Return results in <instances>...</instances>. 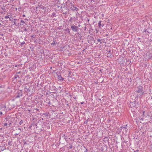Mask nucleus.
I'll return each instance as SVG.
<instances>
[{
	"label": "nucleus",
	"instance_id": "f257e3e1",
	"mask_svg": "<svg viewBox=\"0 0 152 152\" xmlns=\"http://www.w3.org/2000/svg\"><path fill=\"white\" fill-rule=\"evenodd\" d=\"M129 127H128L127 125H124V126H122L119 129H117L118 132H122L124 133V132L126 133L127 132H129Z\"/></svg>",
	"mask_w": 152,
	"mask_h": 152
},
{
	"label": "nucleus",
	"instance_id": "f03ea898",
	"mask_svg": "<svg viewBox=\"0 0 152 152\" xmlns=\"http://www.w3.org/2000/svg\"><path fill=\"white\" fill-rule=\"evenodd\" d=\"M67 3H68V4L69 3H70V6H71V7H70V9L72 11H75V10L76 11H77L78 10V9L77 8L74 7V2L73 1H71L69 0L67 1Z\"/></svg>",
	"mask_w": 152,
	"mask_h": 152
},
{
	"label": "nucleus",
	"instance_id": "7ed1b4c3",
	"mask_svg": "<svg viewBox=\"0 0 152 152\" xmlns=\"http://www.w3.org/2000/svg\"><path fill=\"white\" fill-rule=\"evenodd\" d=\"M139 93V95L140 96L143 94V92L142 91V86H140L138 88V90H136L134 93V94H136V93Z\"/></svg>",
	"mask_w": 152,
	"mask_h": 152
},
{
	"label": "nucleus",
	"instance_id": "20e7f679",
	"mask_svg": "<svg viewBox=\"0 0 152 152\" xmlns=\"http://www.w3.org/2000/svg\"><path fill=\"white\" fill-rule=\"evenodd\" d=\"M6 119L8 121V123L9 126H10L11 124V122L13 120V118L12 117L8 116L6 118Z\"/></svg>",
	"mask_w": 152,
	"mask_h": 152
},
{
	"label": "nucleus",
	"instance_id": "39448f33",
	"mask_svg": "<svg viewBox=\"0 0 152 152\" xmlns=\"http://www.w3.org/2000/svg\"><path fill=\"white\" fill-rule=\"evenodd\" d=\"M71 28L72 31H77L78 30V27L75 26H72Z\"/></svg>",
	"mask_w": 152,
	"mask_h": 152
},
{
	"label": "nucleus",
	"instance_id": "423d86ee",
	"mask_svg": "<svg viewBox=\"0 0 152 152\" xmlns=\"http://www.w3.org/2000/svg\"><path fill=\"white\" fill-rule=\"evenodd\" d=\"M145 112L144 111L143 112V117H145V118H148V121H151V116H149V115H147L146 116L145 115Z\"/></svg>",
	"mask_w": 152,
	"mask_h": 152
},
{
	"label": "nucleus",
	"instance_id": "0eeeda50",
	"mask_svg": "<svg viewBox=\"0 0 152 152\" xmlns=\"http://www.w3.org/2000/svg\"><path fill=\"white\" fill-rule=\"evenodd\" d=\"M101 21H99L98 23V26L99 28L102 29V28L104 26V24L103 23H101Z\"/></svg>",
	"mask_w": 152,
	"mask_h": 152
},
{
	"label": "nucleus",
	"instance_id": "6e6552de",
	"mask_svg": "<svg viewBox=\"0 0 152 152\" xmlns=\"http://www.w3.org/2000/svg\"><path fill=\"white\" fill-rule=\"evenodd\" d=\"M135 103L136 102H131L130 103V106H131V107H135L136 106Z\"/></svg>",
	"mask_w": 152,
	"mask_h": 152
},
{
	"label": "nucleus",
	"instance_id": "1a4fd4ad",
	"mask_svg": "<svg viewBox=\"0 0 152 152\" xmlns=\"http://www.w3.org/2000/svg\"><path fill=\"white\" fill-rule=\"evenodd\" d=\"M22 96V93L21 92V91H19L18 94L16 96V98H19L20 96Z\"/></svg>",
	"mask_w": 152,
	"mask_h": 152
},
{
	"label": "nucleus",
	"instance_id": "9d476101",
	"mask_svg": "<svg viewBox=\"0 0 152 152\" xmlns=\"http://www.w3.org/2000/svg\"><path fill=\"white\" fill-rule=\"evenodd\" d=\"M58 79L60 80H63L64 79L62 78L61 75H58Z\"/></svg>",
	"mask_w": 152,
	"mask_h": 152
},
{
	"label": "nucleus",
	"instance_id": "9b49d317",
	"mask_svg": "<svg viewBox=\"0 0 152 152\" xmlns=\"http://www.w3.org/2000/svg\"><path fill=\"white\" fill-rule=\"evenodd\" d=\"M57 43L56 41H53V42L51 44V45H55L56 44H57Z\"/></svg>",
	"mask_w": 152,
	"mask_h": 152
},
{
	"label": "nucleus",
	"instance_id": "f8f14e48",
	"mask_svg": "<svg viewBox=\"0 0 152 152\" xmlns=\"http://www.w3.org/2000/svg\"><path fill=\"white\" fill-rule=\"evenodd\" d=\"M66 5L68 7H71V6H70V3H69L68 4V3H67V1L66 2Z\"/></svg>",
	"mask_w": 152,
	"mask_h": 152
},
{
	"label": "nucleus",
	"instance_id": "ddd939ff",
	"mask_svg": "<svg viewBox=\"0 0 152 152\" xmlns=\"http://www.w3.org/2000/svg\"><path fill=\"white\" fill-rule=\"evenodd\" d=\"M23 120H21L19 122V124L20 125H21L23 123Z\"/></svg>",
	"mask_w": 152,
	"mask_h": 152
},
{
	"label": "nucleus",
	"instance_id": "4468645a",
	"mask_svg": "<svg viewBox=\"0 0 152 152\" xmlns=\"http://www.w3.org/2000/svg\"><path fill=\"white\" fill-rule=\"evenodd\" d=\"M10 18V15H8V16H6L4 17V18L5 19H7V18Z\"/></svg>",
	"mask_w": 152,
	"mask_h": 152
},
{
	"label": "nucleus",
	"instance_id": "2eb2a0df",
	"mask_svg": "<svg viewBox=\"0 0 152 152\" xmlns=\"http://www.w3.org/2000/svg\"><path fill=\"white\" fill-rule=\"evenodd\" d=\"M107 56L108 57H110L112 56V54L110 53H107Z\"/></svg>",
	"mask_w": 152,
	"mask_h": 152
},
{
	"label": "nucleus",
	"instance_id": "dca6fc26",
	"mask_svg": "<svg viewBox=\"0 0 152 152\" xmlns=\"http://www.w3.org/2000/svg\"><path fill=\"white\" fill-rule=\"evenodd\" d=\"M89 119L88 118L86 121L84 122V124H87L88 123V121L89 120Z\"/></svg>",
	"mask_w": 152,
	"mask_h": 152
},
{
	"label": "nucleus",
	"instance_id": "f3484780",
	"mask_svg": "<svg viewBox=\"0 0 152 152\" xmlns=\"http://www.w3.org/2000/svg\"><path fill=\"white\" fill-rule=\"evenodd\" d=\"M25 44V42L23 41L21 43V46H22L24 44Z\"/></svg>",
	"mask_w": 152,
	"mask_h": 152
},
{
	"label": "nucleus",
	"instance_id": "a211bd4d",
	"mask_svg": "<svg viewBox=\"0 0 152 152\" xmlns=\"http://www.w3.org/2000/svg\"><path fill=\"white\" fill-rule=\"evenodd\" d=\"M18 77V75H15L13 78L14 79H16L17 77Z\"/></svg>",
	"mask_w": 152,
	"mask_h": 152
},
{
	"label": "nucleus",
	"instance_id": "6ab92c4d",
	"mask_svg": "<svg viewBox=\"0 0 152 152\" xmlns=\"http://www.w3.org/2000/svg\"><path fill=\"white\" fill-rule=\"evenodd\" d=\"M144 7V5L142 4V5L141 6H140V7H142L143 8Z\"/></svg>",
	"mask_w": 152,
	"mask_h": 152
},
{
	"label": "nucleus",
	"instance_id": "aec40b11",
	"mask_svg": "<svg viewBox=\"0 0 152 152\" xmlns=\"http://www.w3.org/2000/svg\"><path fill=\"white\" fill-rule=\"evenodd\" d=\"M72 148V145H71V144H70V146H69V149H71Z\"/></svg>",
	"mask_w": 152,
	"mask_h": 152
},
{
	"label": "nucleus",
	"instance_id": "412c9836",
	"mask_svg": "<svg viewBox=\"0 0 152 152\" xmlns=\"http://www.w3.org/2000/svg\"><path fill=\"white\" fill-rule=\"evenodd\" d=\"M8 124V122L7 123H6L4 124V126H7Z\"/></svg>",
	"mask_w": 152,
	"mask_h": 152
},
{
	"label": "nucleus",
	"instance_id": "4be33fe9",
	"mask_svg": "<svg viewBox=\"0 0 152 152\" xmlns=\"http://www.w3.org/2000/svg\"><path fill=\"white\" fill-rule=\"evenodd\" d=\"M139 151V150H137L134 151V152H138Z\"/></svg>",
	"mask_w": 152,
	"mask_h": 152
},
{
	"label": "nucleus",
	"instance_id": "5701e85b",
	"mask_svg": "<svg viewBox=\"0 0 152 152\" xmlns=\"http://www.w3.org/2000/svg\"><path fill=\"white\" fill-rule=\"evenodd\" d=\"M144 31L145 32H148V31H147V30H145Z\"/></svg>",
	"mask_w": 152,
	"mask_h": 152
},
{
	"label": "nucleus",
	"instance_id": "b1692460",
	"mask_svg": "<svg viewBox=\"0 0 152 152\" xmlns=\"http://www.w3.org/2000/svg\"><path fill=\"white\" fill-rule=\"evenodd\" d=\"M21 22H22V23H25L24 21L23 20H21Z\"/></svg>",
	"mask_w": 152,
	"mask_h": 152
},
{
	"label": "nucleus",
	"instance_id": "393cba45",
	"mask_svg": "<svg viewBox=\"0 0 152 152\" xmlns=\"http://www.w3.org/2000/svg\"><path fill=\"white\" fill-rule=\"evenodd\" d=\"M97 41L98 42H100V39H97Z\"/></svg>",
	"mask_w": 152,
	"mask_h": 152
},
{
	"label": "nucleus",
	"instance_id": "a878e982",
	"mask_svg": "<svg viewBox=\"0 0 152 152\" xmlns=\"http://www.w3.org/2000/svg\"><path fill=\"white\" fill-rule=\"evenodd\" d=\"M1 8L3 10H4V12L5 11V9H4V8Z\"/></svg>",
	"mask_w": 152,
	"mask_h": 152
},
{
	"label": "nucleus",
	"instance_id": "bb28decb",
	"mask_svg": "<svg viewBox=\"0 0 152 152\" xmlns=\"http://www.w3.org/2000/svg\"><path fill=\"white\" fill-rule=\"evenodd\" d=\"M88 151L87 149H86V151H84V152H87Z\"/></svg>",
	"mask_w": 152,
	"mask_h": 152
},
{
	"label": "nucleus",
	"instance_id": "cd10ccee",
	"mask_svg": "<svg viewBox=\"0 0 152 152\" xmlns=\"http://www.w3.org/2000/svg\"><path fill=\"white\" fill-rule=\"evenodd\" d=\"M13 25H16V23L15 22H14Z\"/></svg>",
	"mask_w": 152,
	"mask_h": 152
},
{
	"label": "nucleus",
	"instance_id": "c85d7f7f",
	"mask_svg": "<svg viewBox=\"0 0 152 152\" xmlns=\"http://www.w3.org/2000/svg\"><path fill=\"white\" fill-rule=\"evenodd\" d=\"M2 114V112H0V114L1 115Z\"/></svg>",
	"mask_w": 152,
	"mask_h": 152
},
{
	"label": "nucleus",
	"instance_id": "c756f323",
	"mask_svg": "<svg viewBox=\"0 0 152 152\" xmlns=\"http://www.w3.org/2000/svg\"><path fill=\"white\" fill-rule=\"evenodd\" d=\"M24 31H27V30L26 29V28H25V29H24Z\"/></svg>",
	"mask_w": 152,
	"mask_h": 152
},
{
	"label": "nucleus",
	"instance_id": "7c9ffc66",
	"mask_svg": "<svg viewBox=\"0 0 152 152\" xmlns=\"http://www.w3.org/2000/svg\"><path fill=\"white\" fill-rule=\"evenodd\" d=\"M18 134H15V135L16 136L17 135H18Z\"/></svg>",
	"mask_w": 152,
	"mask_h": 152
},
{
	"label": "nucleus",
	"instance_id": "2f4dec72",
	"mask_svg": "<svg viewBox=\"0 0 152 152\" xmlns=\"http://www.w3.org/2000/svg\"><path fill=\"white\" fill-rule=\"evenodd\" d=\"M68 32L69 33H70V31H69V29H68Z\"/></svg>",
	"mask_w": 152,
	"mask_h": 152
},
{
	"label": "nucleus",
	"instance_id": "473e14b6",
	"mask_svg": "<svg viewBox=\"0 0 152 152\" xmlns=\"http://www.w3.org/2000/svg\"><path fill=\"white\" fill-rule=\"evenodd\" d=\"M18 130H21V129L19 128L18 129Z\"/></svg>",
	"mask_w": 152,
	"mask_h": 152
},
{
	"label": "nucleus",
	"instance_id": "72a5a7b5",
	"mask_svg": "<svg viewBox=\"0 0 152 152\" xmlns=\"http://www.w3.org/2000/svg\"><path fill=\"white\" fill-rule=\"evenodd\" d=\"M8 144H10V142L9 141V142L8 143Z\"/></svg>",
	"mask_w": 152,
	"mask_h": 152
},
{
	"label": "nucleus",
	"instance_id": "f704fd0d",
	"mask_svg": "<svg viewBox=\"0 0 152 152\" xmlns=\"http://www.w3.org/2000/svg\"><path fill=\"white\" fill-rule=\"evenodd\" d=\"M23 16H25V15H23Z\"/></svg>",
	"mask_w": 152,
	"mask_h": 152
},
{
	"label": "nucleus",
	"instance_id": "c9c22d12",
	"mask_svg": "<svg viewBox=\"0 0 152 152\" xmlns=\"http://www.w3.org/2000/svg\"><path fill=\"white\" fill-rule=\"evenodd\" d=\"M102 43V42H100V44H101Z\"/></svg>",
	"mask_w": 152,
	"mask_h": 152
},
{
	"label": "nucleus",
	"instance_id": "e433bc0d",
	"mask_svg": "<svg viewBox=\"0 0 152 152\" xmlns=\"http://www.w3.org/2000/svg\"><path fill=\"white\" fill-rule=\"evenodd\" d=\"M66 30H67V31H68V30H67V29H66Z\"/></svg>",
	"mask_w": 152,
	"mask_h": 152
},
{
	"label": "nucleus",
	"instance_id": "4c0bfd02",
	"mask_svg": "<svg viewBox=\"0 0 152 152\" xmlns=\"http://www.w3.org/2000/svg\"><path fill=\"white\" fill-rule=\"evenodd\" d=\"M66 30H67V31H68V30H67V29H66Z\"/></svg>",
	"mask_w": 152,
	"mask_h": 152
},
{
	"label": "nucleus",
	"instance_id": "58836bf2",
	"mask_svg": "<svg viewBox=\"0 0 152 152\" xmlns=\"http://www.w3.org/2000/svg\"><path fill=\"white\" fill-rule=\"evenodd\" d=\"M1 25V23H0V25Z\"/></svg>",
	"mask_w": 152,
	"mask_h": 152
}]
</instances>
